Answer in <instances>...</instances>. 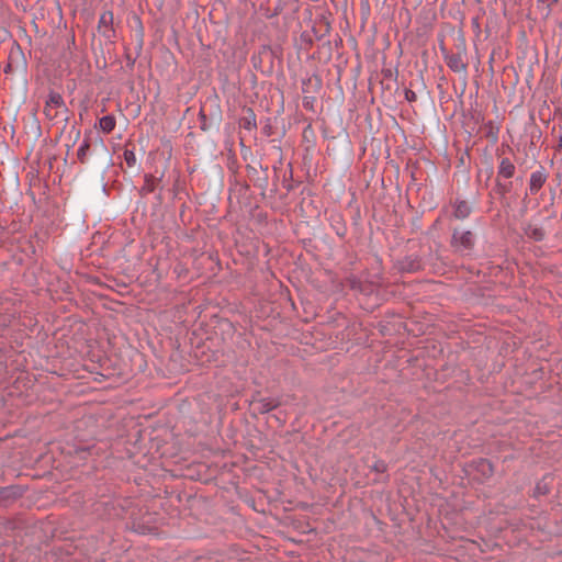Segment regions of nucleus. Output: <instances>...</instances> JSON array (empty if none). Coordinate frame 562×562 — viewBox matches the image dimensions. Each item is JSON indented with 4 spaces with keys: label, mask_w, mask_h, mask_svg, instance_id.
<instances>
[{
    "label": "nucleus",
    "mask_w": 562,
    "mask_h": 562,
    "mask_svg": "<svg viewBox=\"0 0 562 562\" xmlns=\"http://www.w3.org/2000/svg\"><path fill=\"white\" fill-rule=\"evenodd\" d=\"M475 244V237L471 231L454 229L451 246L460 252L470 251Z\"/></svg>",
    "instance_id": "obj_1"
},
{
    "label": "nucleus",
    "mask_w": 562,
    "mask_h": 562,
    "mask_svg": "<svg viewBox=\"0 0 562 562\" xmlns=\"http://www.w3.org/2000/svg\"><path fill=\"white\" fill-rule=\"evenodd\" d=\"M547 180V175L542 170L533 171L530 175L529 191L531 194L538 193Z\"/></svg>",
    "instance_id": "obj_2"
},
{
    "label": "nucleus",
    "mask_w": 562,
    "mask_h": 562,
    "mask_svg": "<svg viewBox=\"0 0 562 562\" xmlns=\"http://www.w3.org/2000/svg\"><path fill=\"white\" fill-rule=\"evenodd\" d=\"M453 215L458 220L467 218L471 213V206L467 201L457 200L453 205Z\"/></svg>",
    "instance_id": "obj_3"
},
{
    "label": "nucleus",
    "mask_w": 562,
    "mask_h": 562,
    "mask_svg": "<svg viewBox=\"0 0 562 562\" xmlns=\"http://www.w3.org/2000/svg\"><path fill=\"white\" fill-rule=\"evenodd\" d=\"M515 173V166L509 158H503L498 166V176L509 179Z\"/></svg>",
    "instance_id": "obj_4"
},
{
    "label": "nucleus",
    "mask_w": 562,
    "mask_h": 562,
    "mask_svg": "<svg viewBox=\"0 0 562 562\" xmlns=\"http://www.w3.org/2000/svg\"><path fill=\"white\" fill-rule=\"evenodd\" d=\"M115 124L116 122L113 115H105L99 121L100 130L105 134L111 133L114 130Z\"/></svg>",
    "instance_id": "obj_5"
},
{
    "label": "nucleus",
    "mask_w": 562,
    "mask_h": 562,
    "mask_svg": "<svg viewBox=\"0 0 562 562\" xmlns=\"http://www.w3.org/2000/svg\"><path fill=\"white\" fill-rule=\"evenodd\" d=\"M63 104H64V100H63L61 95L57 92H52L48 95L45 109L46 110L52 109V108L56 109V108L61 106Z\"/></svg>",
    "instance_id": "obj_6"
},
{
    "label": "nucleus",
    "mask_w": 562,
    "mask_h": 562,
    "mask_svg": "<svg viewBox=\"0 0 562 562\" xmlns=\"http://www.w3.org/2000/svg\"><path fill=\"white\" fill-rule=\"evenodd\" d=\"M89 148H90L89 142L83 140L77 150V157L82 164H85L87 161V155H88Z\"/></svg>",
    "instance_id": "obj_7"
},
{
    "label": "nucleus",
    "mask_w": 562,
    "mask_h": 562,
    "mask_svg": "<svg viewBox=\"0 0 562 562\" xmlns=\"http://www.w3.org/2000/svg\"><path fill=\"white\" fill-rule=\"evenodd\" d=\"M547 480H548V477L544 476L540 482L537 483L536 488H535V494L537 496L546 495L547 493H549L550 488H549Z\"/></svg>",
    "instance_id": "obj_8"
},
{
    "label": "nucleus",
    "mask_w": 562,
    "mask_h": 562,
    "mask_svg": "<svg viewBox=\"0 0 562 562\" xmlns=\"http://www.w3.org/2000/svg\"><path fill=\"white\" fill-rule=\"evenodd\" d=\"M261 405L262 411L268 412L276 408L279 405V402L276 400H262Z\"/></svg>",
    "instance_id": "obj_9"
},
{
    "label": "nucleus",
    "mask_w": 562,
    "mask_h": 562,
    "mask_svg": "<svg viewBox=\"0 0 562 562\" xmlns=\"http://www.w3.org/2000/svg\"><path fill=\"white\" fill-rule=\"evenodd\" d=\"M124 158L130 167H133L136 162L135 154L131 150L124 151Z\"/></svg>",
    "instance_id": "obj_10"
},
{
    "label": "nucleus",
    "mask_w": 562,
    "mask_h": 562,
    "mask_svg": "<svg viewBox=\"0 0 562 562\" xmlns=\"http://www.w3.org/2000/svg\"><path fill=\"white\" fill-rule=\"evenodd\" d=\"M529 236L535 238L536 240H541L544 237V233L541 228H532L529 233Z\"/></svg>",
    "instance_id": "obj_11"
},
{
    "label": "nucleus",
    "mask_w": 562,
    "mask_h": 562,
    "mask_svg": "<svg viewBox=\"0 0 562 562\" xmlns=\"http://www.w3.org/2000/svg\"><path fill=\"white\" fill-rule=\"evenodd\" d=\"M480 467L482 468V470L485 472V471H488V472H492V465L488 461L486 460H483L481 461L480 463Z\"/></svg>",
    "instance_id": "obj_12"
},
{
    "label": "nucleus",
    "mask_w": 562,
    "mask_h": 562,
    "mask_svg": "<svg viewBox=\"0 0 562 562\" xmlns=\"http://www.w3.org/2000/svg\"><path fill=\"white\" fill-rule=\"evenodd\" d=\"M108 21H112V13L111 12H105L101 15V19H100V22L101 23H106Z\"/></svg>",
    "instance_id": "obj_13"
},
{
    "label": "nucleus",
    "mask_w": 562,
    "mask_h": 562,
    "mask_svg": "<svg viewBox=\"0 0 562 562\" xmlns=\"http://www.w3.org/2000/svg\"><path fill=\"white\" fill-rule=\"evenodd\" d=\"M415 98H416V95H415V93H414L413 91H407V92H406V99H407L408 101H414V100H415Z\"/></svg>",
    "instance_id": "obj_14"
},
{
    "label": "nucleus",
    "mask_w": 562,
    "mask_h": 562,
    "mask_svg": "<svg viewBox=\"0 0 562 562\" xmlns=\"http://www.w3.org/2000/svg\"><path fill=\"white\" fill-rule=\"evenodd\" d=\"M375 470L383 472L385 470V464L383 462H379L375 464Z\"/></svg>",
    "instance_id": "obj_15"
},
{
    "label": "nucleus",
    "mask_w": 562,
    "mask_h": 562,
    "mask_svg": "<svg viewBox=\"0 0 562 562\" xmlns=\"http://www.w3.org/2000/svg\"><path fill=\"white\" fill-rule=\"evenodd\" d=\"M449 66L453 68L454 70H459V64L457 60L450 61Z\"/></svg>",
    "instance_id": "obj_16"
},
{
    "label": "nucleus",
    "mask_w": 562,
    "mask_h": 562,
    "mask_svg": "<svg viewBox=\"0 0 562 562\" xmlns=\"http://www.w3.org/2000/svg\"><path fill=\"white\" fill-rule=\"evenodd\" d=\"M147 183H148V189H149L150 191H151V190H154V188H153L151 183H149V180H147Z\"/></svg>",
    "instance_id": "obj_17"
},
{
    "label": "nucleus",
    "mask_w": 562,
    "mask_h": 562,
    "mask_svg": "<svg viewBox=\"0 0 562 562\" xmlns=\"http://www.w3.org/2000/svg\"><path fill=\"white\" fill-rule=\"evenodd\" d=\"M552 3L558 2V0H550Z\"/></svg>",
    "instance_id": "obj_18"
}]
</instances>
